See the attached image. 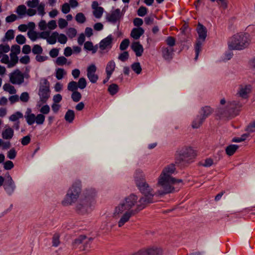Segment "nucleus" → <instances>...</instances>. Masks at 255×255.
Returning a JSON list of instances; mask_svg holds the SVG:
<instances>
[{"label": "nucleus", "instance_id": "1", "mask_svg": "<svg viewBox=\"0 0 255 255\" xmlns=\"http://www.w3.org/2000/svg\"><path fill=\"white\" fill-rule=\"evenodd\" d=\"M134 180L136 186L142 196L139 199V205L136 211L142 210L149 204L154 202L155 195L153 189L147 183L145 175L140 169H137L134 174Z\"/></svg>", "mask_w": 255, "mask_h": 255}, {"label": "nucleus", "instance_id": "2", "mask_svg": "<svg viewBox=\"0 0 255 255\" xmlns=\"http://www.w3.org/2000/svg\"><path fill=\"white\" fill-rule=\"evenodd\" d=\"M138 205L139 199L137 196L131 193L125 197L124 200L116 207L115 214L119 215L125 212L118 222L119 227H122L129 221L131 217L141 211H136Z\"/></svg>", "mask_w": 255, "mask_h": 255}, {"label": "nucleus", "instance_id": "3", "mask_svg": "<svg viewBox=\"0 0 255 255\" xmlns=\"http://www.w3.org/2000/svg\"><path fill=\"white\" fill-rule=\"evenodd\" d=\"M176 172L175 164L171 163L166 166L158 177L157 186L159 188L158 193L164 195L176 191L174 185L182 182L181 179H176L171 175Z\"/></svg>", "mask_w": 255, "mask_h": 255}, {"label": "nucleus", "instance_id": "4", "mask_svg": "<svg viewBox=\"0 0 255 255\" xmlns=\"http://www.w3.org/2000/svg\"><path fill=\"white\" fill-rule=\"evenodd\" d=\"M251 41L250 35L247 33H239L234 35L229 42L232 50H242L249 46Z\"/></svg>", "mask_w": 255, "mask_h": 255}, {"label": "nucleus", "instance_id": "5", "mask_svg": "<svg viewBox=\"0 0 255 255\" xmlns=\"http://www.w3.org/2000/svg\"><path fill=\"white\" fill-rule=\"evenodd\" d=\"M81 192V183L80 181L74 183L67 190L62 204L64 206L72 205L75 203Z\"/></svg>", "mask_w": 255, "mask_h": 255}, {"label": "nucleus", "instance_id": "6", "mask_svg": "<svg viewBox=\"0 0 255 255\" xmlns=\"http://www.w3.org/2000/svg\"><path fill=\"white\" fill-rule=\"evenodd\" d=\"M94 204V196L86 195L78 201L75 207V210L80 215L89 214L92 211Z\"/></svg>", "mask_w": 255, "mask_h": 255}, {"label": "nucleus", "instance_id": "7", "mask_svg": "<svg viewBox=\"0 0 255 255\" xmlns=\"http://www.w3.org/2000/svg\"><path fill=\"white\" fill-rule=\"evenodd\" d=\"M195 151L191 147H183L178 151L175 163L183 164L188 163L195 158Z\"/></svg>", "mask_w": 255, "mask_h": 255}, {"label": "nucleus", "instance_id": "8", "mask_svg": "<svg viewBox=\"0 0 255 255\" xmlns=\"http://www.w3.org/2000/svg\"><path fill=\"white\" fill-rule=\"evenodd\" d=\"M242 104L237 101H230L227 103L226 109H219L218 114L222 117H234L238 114Z\"/></svg>", "mask_w": 255, "mask_h": 255}, {"label": "nucleus", "instance_id": "9", "mask_svg": "<svg viewBox=\"0 0 255 255\" xmlns=\"http://www.w3.org/2000/svg\"><path fill=\"white\" fill-rule=\"evenodd\" d=\"M197 31L198 34V38L196 41L195 45V60H197L200 52L201 51L202 46L207 37V29L202 24L199 23L197 27Z\"/></svg>", "mask_w": 255, "mask_h": 255}, {"label": "nucleus", "instance_id": "10", "mask_svg": "<svg viewBox=\"0 0 255 255\" xmlns=\"http://www.w3.org/2000/svg\"><path fill=\"white\" fill-rule=\"evenodd\" d=\"M50 94L49 82L46 78L41 79L38 92L40 102L43 104L46 103L50 97Z\"/></svg>", "mask_w": 255, "mask_h": 255}, {"label": "nucleus", "instance_id": "11", "mask_svg": "<svg viewBox=\"0 0 255 255\" xmlns=\"http://www.w3.org/2000/svg\"><path fill=\"white\" fill-rule=\"evenodd\" d=\"M162 250L157 247H151L146 249H142L132 255H161Z\"/></svg>", "mask_w": 255, "mask_h": 255}, {"label": "nucleus", "instance_id": "12", "mask_svg": "<svg viewBox=\"0 0 255 255\" xmlns=\"http://www.w3.org/2000/svg\"><path fill=\"white\" fill-rule=\"evenodd\" d=\"M16 186L14 182L9 173L6 174V178L3 184V188L9 195H11L15 190Z\"/></svg>", "mask_w": 255, "mask_h": 255}, {"label": "nucleus", "instance_id": "13", "mask_svg": "<svg viewBox=\"0 0 255 255\" xmlns=\"http://www.w3.org/2000/svg\"><path fill=\"white\" fill-rule=\"evenodd\" d=\"M24 76L19 69H16L9 75L10 82L13 84L21 85L24 82Z\"/></svg>", "mask_w": 255, "mask_h": 255}, {"label": "nucleus", "instance_id": "14", "mask_svg": "<svg viewBox=\"0 0 255 255\" xmlns=\"http://www.w3.org/2000/svg\"><path fill=\"white\" fill-rule=\"evenodd\" d=\"M175 50L174 48L168 47L163 46L161 48V52L162 58L167 61H170L173 58Z\"/></svg>", "mask_w": 255, "mask_h": 255}, {"label": "nucleus", "instance_id": "15", "mask_svg": "<svg viewBox=\"0 0 255 255\" xmlns=\"http://www.w3.org/2000/svg\"><path fill=\"white\" fill-rule=\"evenodd\" d=\"M113 36L112 35L108 36L102 40L99 43V48L101 50H110L112 47Z\"/></svg>", "mask_w": 255, "mask_h": 255}, {"label": "nucleus", "instance_id": "16", "mask_svg": "<svg viewBox=\"0 0 255 255\" xmlns=\"http://www.w3.org/2000/svg\"><path fill=\"white\" fill-rule=\"evenodd\" d=\"M96 70V66L94 64H92L87 68V77L92 83H96L98 79V76L95 74Z\"/></svg>", "mask_w": 255, "mask_h": 255}, {"label": "nucleus", "instance_id": "17", "mask_svg": "<svg viewBox=\"0 0 255 255\" xmlns=\"http://www.w3.org/2000/svg\"><path fill=\"white\" fill-rule=\"evenodd\" d=\"M252 86L251 85H241L239 88L237 94L242 98L247 99L248 95L251 92Z\"/></svg>", "mask_w": 255, "mask_h": 255}, {"label": "nucleus", "instance_id": "18", "mask_svg": "<svg viewBox=\"0 0 255 255\" xmlns=\"http://www.w3.org/2000/svg\"><path fill=\"white\" fill-rule=\"evenodd\" d=\"M131 49L135 53V55L137 57L141 56L143 52V48L139 42H133L131 45Z\"/></svg>", "mask_w": 255, "mask_h": 255}, {"label": "nucleus", "instance_id": "19", "mask_svg": "<svg viewBox=\"0 0 255 255\" xmlns=\"http://www.w3.org/2000/svg\"><path fill=\"white\" fill-rule=\"evenodd\" d=\"M120 17L121 10L120 9L117 8L107 16V19L110 22L115 23L120 18Z\"/></svg>", "mask_w": 255, "mask_h": 255}, {"label": "nucleus", "instance_id": "20", "mask_svg": "<svg viewBox=\"0 0 255 255\" xmlns=\"http://www.w3.org/2000/svg\"><path fill=\"white\" fill-rule=\"evenodd\" d=\"M144 30L142 27L133 28L130 33V36L135 40L138 39L144 33Z\"/></svg>", "mask_w": 255, "mask_h": 255}, {"label": "nucleus", "instance_id": "21", "mask_svg": "<svg viewBox=\"0 0 255 255\" xmlns=\"http://www.w3.org/2000/svg\"><path fill=\"white\" fill-rule=\"evenodd\" d=\"M31 110L30 109H27V111L26 112V114L24 116L26 122L29 125H32L34 123L36 120L35 116L34 114L30 113Z\"/></svg>", "mask_w": 255, "mask_h": 255}, {"label": "nucleus", "instance_id": "22", "mask_svg": "<svg viewBox=\"0 0 255 255\" xmlns=\"http://www.w3.org/2000/svg\"><path fill=\"white\" fill-rule=\"evenodd\" d=\"M213 112L212 108L209 106H205L203 107L200 112V115L205 119L209 117Z\"/></svg>", "mask_w": 255, "mask_h": 255}, {"label": "nucleus", "instance_id": "23", "mask_svg": "<svg viewBox=\"0 0 255 255\" xmlns=\"http://www.w3.org/2000/svg\"><path fill=\"white\" fill-rule=\"evenodd\" d=\"M116 68V64L114 60H110L107 64L106 68V72L108 77H111Z\"/></svg>", "mask_w": 255, "mask_h": 255}, {"label": "nucleus", "instance_id": "24", "mask_svg": "<svg viewBox=\"0 0 255 255\" xmlns=\"http://www.w3.org/2000/svg\"><path fill=\"white\" fill-rule=\"evenodd\" d=\"M205 121L204 118H203L200 115H198L194 119L192 122V127L193 128H199Z\"/></svg>", "mask_w": 255, "mask_h": 255}, {"label": "nucleus", "instance_id": "25", "mask_svg": "<svg viewBox=\"0 0 255 255\" xmlns=\"http://www.w3.org/2000/svg\"><path fill=\"white\" fill-rule=\"evenodd\" d=\"M14 132L13 130L8 128L2 131L1 135L4 139H10L13 136Z\"/></svg>", "mask_w": 255, "mask_h": 255}, {"label": "nucleus", "instance_id": "26", "mask_svg": "<svg viewBox=\"0 0 255 255\" xmlns=\"http://www.w3.org/2000/svg\"><path fill=\"white\" fill-rule=\"evenodd\" d=\"M75 118V113L73 110H68L65 114L64 119L65 121L69 123L73 122Z\"/></svg>", "mask_w": 255, "mask_h": 255}, {"label": "nucleus", "instance_id": "27", "mask_svg": "<svg viewBox=\"0 0 255 255\" xmlns=\"http://www.w3.org/2000/svg\"><path fill=\"white\" fill-rule=\"evenodd\" d=\"M239 146L235 144H231L226 148V153L229 156L233 155L238 149Z\"/></svg>", "mask_w": 255, "mask_h": 255}, {"label": "nucleus", "instance_id": "28", "mask_svg": "<svg viewBox=\"0 0 255 255\" xmlns=\"http://www.w3.org/2000/svg\"><path fill=\"white\" fill-rule=\"evenodd\" d=\"M10 61L8 65V68H11L14 67L18 61V58L15 53H10Z\"/></svg>", "mask_w": 255, "mask_h": 255}, {"label": "nucleus", "instance_id": "29", "mask_svg": "<svg viewBox=\"0 0 255 255\" xmlns=\"http://www.w3.org/2000/svg\"><path fill=\"white\" fill-rule=\"evenodd\" d=\"M4 91L8 92L10 94H14L16 93V91L14 86L11 85L8 83H6L3 86Z\"/></svg>", "mask_w": 255, "mask_h": 255}, {"label": "nucleus", "instance_id": "30", "mask_svg": "<svg viewBox=\"0 0 255 255\" xmlns=\"http://www.w3.org/2000/svg\"><path fill=\"white\" fill-rule=\"evenodd\" d=\"M166 43V47L173 48L176 44V39L174 37L168 36L165 40Z\"/></svg>", "mask_w": 255, "mask_h": 255}, {"label": "nucleus", "instance_id": "31", "mask_svg": "<svg viewBox=\"0 0 255 255\" xmlns=\"http://www.w3.org/2000/svg\"><path fill=\"white\" fill-rule=\"evenodd\" d=\"M59 35V34L57 32H54L52 33L50 36H49L47 39L48 43L50 44H54L56 42V38Z\"/></svg>", "mask_w": 255, "mask_h": 255}, {"label": "nucleus", "instance_id": "32", "mask_svg": "<svg viewBox=\"0 0 255 255\" xmlns=\"http://www.w3.org/2000/svg\"><path fill=\"white\" fill-rule=\"evenodd\" d=\"M132 70L137 74H139L142 70L141 67L139 62L133 63L131 65Z\"/></svg>", "mask_w": 255, "mask_h": 255}, {"label": "nucleus", "instance_id": "33", "mask_svg": "<svg viewBox=\"0 0 255 255\" xmlns=\"http://www.w3.org/2000/svg\"><path fill=\"white\" fill-rule=\"evenodd\" d=\"M52 244V246L54 247H57L60 245V235L56 233L53 236Z\"/></svg>", "mask_w": 255, "mask_h": 255}, {"label": "nucleus", "instance_id": "34", "mask_svg": "<svg viewBox=\"0 0 255 255\" xmlns=\"http://www.w3.org/2000/svg\"><path fill=\"white\" fill-rule=\"evenodd\" d=\"M119 90V86L116 84L110 85L108 88V91L112 95H115Z\"/></svg>", "mask_w": 255, "mask_h": 255}, {"label": "nucleus", "instance_id": "35", "mask_svg": "<svg viewBox=\"0 0 255 255\" xmlns=\"http://www.w3.org/2000/svg\"><path fill=\"white\" fill-rule=\"evenodd\" d=\"M86 239V237L85 236H79L78 238L75 239L73 242V247L76 248L78 245L82 244Z\"/></svg>", "mask_w": 255, "mask_h": 255}, {"label": "nucleus", "instance_id": "36", "mask_svg": "<svg viewBox=\"0 0 255 255\" xmlns=\"http://www.w3.org/2000/svg\"><path fill=\"white\" fill-rule=\"evenodd\" d=\"M104 11V9L102 7H97L94 9L93 11V14L94 16L97 18H100L102 17Z\"/></svg>", "mask_w": 255, "mask_h": 255}, {"label": "nucleus", "instance_id": "37", "mask_svg": "<svg viewBox=\"0 0 255 255\" xmlns=\"http://www.w3.org/2000/svg\"><path fill=\"white\" fill-rule=\"evenodd\" d=\"M23 117V114L20 112H16L9 117V120L12 122L16 121L20 118Z\"/></svg>", "mask_w": 255, "mask_h": 255}, {"label": "nucleus", "instance_id": "38", "mask_svg": "<svg viewBox=\"0 0 255 255\" xmlns=\"http://www.w3.org/2000/svg\"><path fill=\"white\" fill-rule=\"evenodd\" d=\"M75 19L77 22L80 23H83L86 21V17L84 14L82 12L78 13L76 16Z\"/></svg>", "mask_w": 255, "mask_h": 255}, {"label": "nucleus", "instance_id": "39", "mask_svg": "<svg viewBox=\"0 0 255 255\" xmlns=\"http://www.w3.org/2000/svg\"><path fill=\"white\" fill-rule=\"evenodd\" d=\"M78 88L77 86V83L75 81H71L68 84L67 89L69 91L73 92L77 91L76 90Z\"/></svg>", "mask_w": 255, "mask_h": 255}, {"label": "nucleus", "instance_id": "40", "mask_svg": "<svg viewBox=\"0 0 255 255\" xmlns=\"http://www.w3.org/2000/svg\"><path fill=\"white\" fill-rule=\"evenodd\" d=\"M32 52L34 54H41L42 53L43 49L39 45H34L32 49Z\"/></svg>", "mask_w": 255, "mask_h": 255}, {"label": "nucleus", "instance_id": "41", "mask_svg": "<svg viewBox=\"0 0 255 255\" xmlns=\"http://www.w3.org/2000/svg\"><path fill=\"white\" fill-rule=\"evenodd\" d=\"M82 98L81 94L78 91H75L71 95V98L75 102H78Z\"/></svg>", "mask_w": 255, "mask_h": 255}, {"label": "nucleus", "instance_id": "42", "mask_svg": "<svg viewBox=\"0 0 255 255\" xmlns=\"http://www.w3.org/2000/svg\"><path fill=\"white\" fill-rule=\"evenodd\" d=\"M66 74V72L63 69L58 68L56 72V77L58 80H61Z\"/></svg>", "mask_w": 255, "mask_h": 255}, {"label": "nucleus", "instance_id": "43", "mask_svg": "<svg viewBox=\"0 0 255 255\" xmlns=\"http://www.w3.org/2000/svg\"><path fill=\"white\" fill-rule=\"evenodd\" d=\"M78 87L81 89H84L87 86V82L85 78H80L77 83Z\"/></svg>", "mask_w": 255, "mask_h": 255}, {"label": "nucleus", "instance_id": "44", "mask_svg": "<svg viewBox=\"0 0 255 255\" xmlns=\"http://www.w3.org/2000/svg\"><path fill=\"white\" fill-rule=\"evenodd\" d=\"M28 37L32 41H35L38 38L37 33L33 30H29L27 32Z\"/></svg>", "mask_w": 255, "mask_h": 255}, {"label": "nucleus", "instance_id": "45", "mask_svg": "<svg viewBox=\"0 0 255 255\" xmlns=\"http://www.w3.org/2000/svg\"><path fill=\"white\" fill-rule=\"evenodd\" d=\"M129 44V40L128 39H124L120 44V49L121 50H126Z\"/></svg>", "mask_w": 255, "mask_h": 255}, {"label": "nucleus", "instance_id": "46", "mask_svg": "<svg viewBox=\"0 0 255 255\" xmlns=\"http://www.w3.org/2000/svg\"><path fill=\"white\" fill-rule=\"evenodd\" d=\"M36 117L35 122L37 125H42L45 121V116L41 114H38Z\"/></svg>", "mask_w": 255, "mask_h": 255}, {"label": "nucleus", "instance_id": "47", "mask_svg": "<svg viewBox=\"0 0 255 255\" xmlns=\"http://www.w3.org/2000/svg\"><path fill=\"white\" fill-rule=\"evenodd\" d=\"M129 57V54L128 51H124L121 53L118 57V59L122 62L127 61Z\"/></svg>", "mask_w": 255, "mask_h": 255}, {"label": "nucleus", "instance_id": "48", "mask_svg": "<svg viewBox=\"0 0 255 255\" xmlns=\"http://www.w3.org/2000/svg\"><path fill=\"white\" fill-rule=\"evenodd\" d=\"M14 30L12 29H9L5 34V38L7 40H11L14 38Z\"/></svg>", "mask_w": 255, "mask_h": 255}, {"label": "nucleus", "instance_id": "49", "mask_svg": "<svg viewBox=\"0 0 255 255\" xmlns=\"http://www.w3.org/2000/svg\"><path fill=\"white\" fill-rule=\"evenodd\" d=\"M67 59L64 56L58 57L56 60V63L59 66H62L66 63Z\"/></svg>", "mask_w": 255, "mask_h": 255}, {"label": "nucleus", "instance_id": "50", "mask_svg": "<svg viewBox=\"0 0 255 255\" xmlns=\"http://www.w3.org/2000/svg\"><path fill=\"white\" fill-rule=\"evenodd\" d=\"M26 11V8L24 5H20L17 7L16 12L19 15H24Z\"/></svg>", "mask_w": 255, "mask_h": 255}, {"label": "nucleus", "instance_id": "51", "mask_svg": "<svg viewBox=\"0 0 255 255\" xmlns=\"http://www.w3.org/2000/svg\"><path fill=\"white\" fill-rule=\"evenodd\" d=\"M147 8L144 6H140L137 10V13L139 16H144L147 13Z\"/></svg>", "mask_w": 255, "mask_h": 255}, {"label": "nucleus", "instance_id": "52", "mask_svg": "<svg viewBox=\"0 0 255 255\" xmlns=\"http://www.w3.org/2000/svg\"><path fill=\"white\" fill-rule=\"evenodd\" d=\"M77 34V31L74 28H69L67 32V34L70 38L74 37Z\"/></svg>", "mask_w": 255, "mask_h": 255}, {"label": "nucleus", "instance_id": "53", "mask_svg": "<svg viewBox=\"0 0 255 255\" xmlns=\"http://www.w3.org/2000/svg\"><path fill=\"white\" fill-rule=\"evenodd\" d=\"M16 41L19 44H23L25 43L26 38L23 35L19 34L16 37Z\"/></svg>", "mask_w": 255, "mask_h": 255}, {"label": "nucleus", "instance_id": "54", "mask_svg": "<svg viewBox=\"0 0 255 255\" xmlns=\"http://www.w3.org/2000/svg\"><path fill=\"white\" fill-rule=\"evenodd\" d=\"M16 155V152L14 148H11L10 149L7 154V156L8 158L10 159H13L15 158Z\"/></svg>", "mask_w": 255, "mask_h": 255}, {"label": "nucleus", "instance_id": "55", "mask_svg": "<svg viewBox=\"0 0 255 255\" xmlns=\"http://www.w3.org/2000/svg\"><path fill=\"white\" fill-rule=\"evenodd\" d=\"M21 101L23 102H27L29 99V94L27 92H23L19 97Z\"/></svg>", "mask_w": 255, "mask_h": 255}, {"label": "nucleus", "instance_id": "56", "mask_svg": "<svg viewBox=\"0 0 255 255\" xmlns=\"http://www.w3.org/2000/svg\"><path fill=\"white\" fill-rule=\"evenodd\" d=\"M10 50V47L8 45L0 44V54L3 53H7Z\"/></svg>", "mask_w": 255, "mask_h": 255}, {"label": "nucleus", "instance_id": "57", "mask_svg": "<svg viewBox=\"0 0 255 255\" xmlns=\"http://www.w3.org/2000/svg\"><path fill=\"white\" fill-rule=\"evenodd\" d=\"M14 167L13 162L10 160H7L3 164V167L5 170H10Z\"/></svg>", "mask_w": 255, "mask_h": 255}, {"label": "nucleus", "instance_id": "58", "mask_svg": "<svg viewBox=\"0 0 255 255\" xmlns=\"http://www.w3.org/2000/svg\"><path fill=\"white\" fill-rule=\"evenodd\" d=\"M20 47L19 45L15 44L11 46L10 53H15V54L17 55L20 53Z\"/></svg>", "mask_w": 255, "mask_h": 255}, {"label": "nucleus", "instance_id": "59", "mask_svg": "<svg viewBox=\"0 0 255 255\" xmlns=\"http://www.w3.org/2000/svg\"><path fill=\"white\" fill-rule=\"evenodd\" d=\"M58 25L61 29H63L68 25V22L65 19L61 18L58 20Z\"/></svg>", "mask_w": 255, "mask_h": 255}, {"label": "nucleus", "instance_id": "60", "mask_svg": "<svg viewBox=\"0 0 255 255\" xmlns=\"http://www.w3.org/2000/svg\"><path fill=\"white\" fill-rule=\"evenodd\" d=\"M39 3L38 0H29L27 2V5L28 7H31V8H34L36 7Z\"/></svg>", "mask_w": 255, "mask_h": 255}, {"label": "nucleus", "instance_id": "61", "mask_svg": "<svg viewBox=\"0 0 255 255\" xmlns=\"http://www.w3.org/2000/svg\"><path fill=\"white\" fill-rule=\"evenodd\" d=\"M58 41L61 44H65L67 41V38L64 34H60L58 36Z\"/></svg>", "mask_w": 255, "mask_h": 255}, {"label": "nucleus", "instance_id": "62", "mask_svg": "<svg viewBox=\"0 0 255 255\" xmlns=\"http://www.w3.org/2000/svg\"><path fill=\"white\" fill-rule=\"evenodd\" d=\"M30 140L31 138L30 135H28L25 136L21 139V143L23 145H26L29 143Z\"/></svg>", "mask_w": 255, "mask_h": 255}, {"label": "nucleus", "instance_id": "63", "mask_svg": "<svg viewBox=\"0 0 255 255\" xmlns=\"http://www.w3.org/2000/svg\"><path fill=\"white\" fill-rule=\"evenodd\" d=\"M61 10L63 13L66 14L70 10V5L68 3H64L62 6Z\"/></svg>", "mask_w": 255, "mask_h": 255}, {"label": "nucleus", "instance_id": "64", "mask_svg": "<svg viewBox=\"0 0 255 255\" xmlns=\"http://www.w3.org/2000/svg\"><path fill=\"white\" fill-rule=\"evenodd\" d=\"M44 6L45 5L44 3H41L37 7V10L38 12V13L42 16H43L45 12L44 11Z\"/></svg>", "mask_w": 255, "mask_h": 255}]
</instances>
